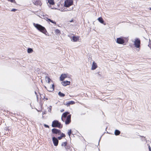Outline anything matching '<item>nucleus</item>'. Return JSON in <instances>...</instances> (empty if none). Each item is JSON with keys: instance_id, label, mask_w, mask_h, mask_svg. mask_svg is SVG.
I'll return each mask as SVG.
<instances>
[{"instance_id": "obj_4", "label": "nucleus", "mask_w": 151, "mask_h": 151, "mask_svg": "<svg viewBox=\"0 0 151 151\" xmlns=\"http://www.w3.org/2000/svg\"><path fill=\"white\" fill-rule=\"evenodd\" d=\"M73 4V1H72L66 0L64 2V6L65 7H68Z\"/></svg>"}, {"instance_id": "obj_37", "label": "nucleus", "mask_w": 151, "mask_h": 151, "mask_svg": "<svg viewBox=\"0 0 151 151\" xmlns=\"http://www.w3.org/2000/svg\"><path fill=\"white\" fill-rule=\"evenodd\" d=\"M64 111V110H61V112H63Z\"/></svg>"}, {"instance_id": "obj_17", "label": "nucleus", "mask_w": 151, "mask_h": 151, "mask_svg": "<svg viewBox=\"0 0 151 151\" xmlns=\"http://www.w3.org/2000/svg\"><path fill=\"white\" fill-rule=\"evenodd\" d=\"M52 87H50L48 89H47V90L49 91H52L54 90V84L52 85Z\"/></svg>"}, {"instance_id": "obj_10", "label": "nucleus", "mask_w": 151, "mask_h": 151, "mask_svg": "<svg viewBox=\"0 0 151 151\" xmlns=\"http://www.w3.org/2000/svg\"><path fill=\"white\" fill-rule=\"evenodd\" d=\"M74 104V101H69L68 102H66L65 103H64V104L68 107L70 105H73Z\"/></svg>"}, {"instance_id": "obj_32", "label": "nucleus", "mask_w": 151, "mask_h": 151, "mask_svg": "<svg viewBox=\"0 0 151 151\" xmlns=\"http://www.w3.org/2000/svg\"><path fill=\"white\" fill-rule=\"evenodd\" d=\"M50 108L49 109H48V111L49 112H51V106H50Z\"/></svg>"}, {"instance_id": "obj_34", "label": "nucleus", "mask_w": 151, "mask_h": 151, "mask_svg": "<svg viewBox=\"0 0 151 151\" xmlns=\"http://www.w3.org/2000/svg\"><path fill=\"white\" fill-rule=\"evenodd\" d=\"M35 94L36 95V96H37V99L38 98H37V92L36 91H35Z\"/></svg>"}, {"instance_id": "obj_27", "label": "nucleus", "mask_w": 151, "mask_h": 151, "mask_svg": "<svg viewBox=\"0 0 151 151\" xmlns=\"http://www.w3.org/2000/svg\"><path fill=\"white\" fill-rule=\"evenodd\" d=\"M72 133V131H71V130L70 129V130H68V135H69V136H70V135Z\"/></svg>"}, {"instance_id": "obj_18", "label": "nucleus", "mask_w": 151, "mask_h": 151, "mask_svg": "<svg viewBox=\"0 0 151 151\" xmlns=\"http://www.w3.org/2000/svg\"><path fill=\"white\" fill-rule=\"evenodd\" d=\"M121 132L119 130L116 129L114 132V134L116 135H118L120 134Z\"/></svg>"}, {"instance_id": "obj_11", "label": "nucleus", "mask_w": 151, "mask_h": 151, "mask_svg": "<svg viewBox=\"0 0 151 151\" xmlns=\"http://www.w3.org/2000/svg\"><path fill=\"white\" fill-rule=\"evenodd\" d=\"M66 77L67 75L66 74H62L60 77V81H63Z\"/></svg>"}, {"instance_id": "obj_6", "label": "nucleus", "mask_w": 151, "mask_h": 151, "mask_svg": "<svg viewBox=\"0 0 151 151\" xmlns=\"http://www.w3.org/2000/svg\"><path fill=\"white\" fill-rule=\"evenodd\" d=\"M71 115L70 114L68 115L67 117L65 120V123L66 124H68L71 121Z\"/></svg>"}, {"instance_id": "obj_33", "label": "nucleus", "mask_w": 151, "mask_h": 151, "mask_svg": "<svg viewBox=\"0 0 151 151\" xmlns=\"http://www.w3.org/2000/svg\"><path fill=\"white\" fill-rule=\"evenodd\" d=\"M148 147H149V151H151V147H150V146H149Z\"/></svg>"}, {"instance_id": "obj_5", "label": "nucleus", "mask_w": 151, "mask_h": 151, "mask_svg": "<svg viewBox=\"0 0 151 151\" xmlns=\"http://www.w3.org/2000/svg\"><path fill=\"white\" fill-rule=\"evenodd\" d=\"M116 42L120 44H123L125 42V40L122 37L118 38L116 39Z\"/></svg>"}, {"instance_id": "obj_13", "label": "nucleus", "mask_w": 151, "mask_h": 151, "mask_svg": "<svg viewBox=\"0 0 151 151\" xmlns=\"http://www.w3.org/2000/svg\"><path fill=\"white\" fill-rule=\"evenodd\" d=\"M33 4L35 5L38 6L39 5L41 6L42 4L41 1L39 0H37L33 2Z\"/></svg>"}, {"instance_id": "obj_16", "label": "nucleus", "mask_w": 151, "mask_h": 151, "mask_svg": "<svg viewBox=\"0 0 151 151\" xmlns=\"http://www.w3.org/2000/svg\"><path fill=\"white\" fill-rule=\"evenodd\" d=\"M60 136L58 137V139L59 140H60L62 137H65V134L61 132L60 133Z\"/></svg>"}, {"instance_id": "obj_14", "label": "nucleus", "mask_w": 151, "mask_h": 151, "mask_svg": "<svg viewBox=\"0 0 151 151\" xmlns=\"http://www.w3.org/2000/svg\"><path fill=\"white\" fill-rule=\"evenodd\" d=\"M97 67V66L96 63L94 62L93 63L91 67V70H95Z\"/></svg>"}, {"instance_id": "obj_7", "label": "nucleus", "mask_w": 151, "mask_h": 151, "mask_svg": "<svg viewBox=\"0 0 151 151\" xmlns=\"http://www.w3.org/2000/svg\"><path fill=\"white\" fill-rule=\"evenodd\" d=\"M52 132L54 134H58L59 135L60 133H61V131L60 130L56 128H53L52 129Z\"/></svg>"}, {"instance_id": "obj_21", "label": "nucleus", "mask_w": 151, "mask_h": 151, "mask_svg": "<svg viewBox=\"0 0 151 151\" xmlns=\"http://www.w3.org/2000/svg\"><path fill=\"white\" fill-rule=\"evenodd\" d=\"M58 94L61 97H63L65 96V94L60 91H59L58 92Z\"/></svg>"}, {"instance_id": "obj_19", "label": "nucleus", "mask_w": 151, "mask_h": 151, "mask_svg": "<svg viewBox=\"0 0 151 151\" xmlns=\"http://www.w3.org/2000/svg\"><path fill=\"white\" fill-rule=\"evenodd\" d=\"M79 38L78 37L74 36H73L72 38V40L74 42L77 41L78 39Z\"/></svg>"}, {"instance_id": "obj_24", "label": "nucleus", "mask_w": 151, "mask_h": 151, "mask_svg": "<svg viewBox=\"0 0 151 151\" xmlns=\"http://www.w3.org/2000/svg\"><path fill=\"white\" fill-rule=\"evenodd\" d=\"M45 79L46 81H47L48 83H49L50 82L51 79L48 77L47 76H46Z\"/></svg>"}, {"instance_id": "obj_20", "label": "nucleus", "mask_w": 151, "mask_h": 151, "mask_svg": "<svg viewBox=\"0 0 151 151\" xmlns=\"http://www.w3.org/2000/svg\"><path fill=\"white\" fill-rule=\"evenodd\" d=\"M48 3L50 5H54L55 4L54 0H48Z\"/></svg>"}, {"instance_id": "obj_23", "label": "nucleus", "mask_w": 151, "mask_h": 151, "mask_svg": "<svg viewBox=\"0 0 151 151\" xmlns=\"http://www.w3.org/2000/svg\"><path fill=\"white\" fill-rule=\"evenodd\" d=\"M67 142H62L61 144V146L62 147H65L66 146H67Z\"/></svg>"}, {"instance_id": "obj_31", "label": "nucleus", "mask_w": 151, "mask_h": 151, "mask_svg": "<svg viewBox=\"0 0 151 151\" xmlns=\"http://www.w3.org/2000/svg\"><path fill=\"white\" fill-rule=\"evenodd\" d=\"M44 126L45 127H46V128H49V126L48 125H47L46 124H44Z\"/></svg>"}, {"instance_id": "obj_8", "label": "nucleus", "mask_w": 151, "mask_h": 151, "mask_svg": "<svg viewBox=\"0 0 151 151\" xmlns=\"http://www.w3.org/2000/svg\"><path fill=\"white\" fill-rule=\"evenodd\" d=\"M58 139L57 138L55 137H53L52 138V140L54 145L55 146H57L58 145Z\"/></svg>"}, {"instance_id": "obj_30", "label": "nucleus", "mask_w": 151, "mask_h": 151, "mask_svg": "<svg viewBox=\"0 0 151 151\" xmlns=\"http://www.w3.org/2000/svg\"><path fill=\"white\" fill-rule=\"evenodd\" d=\"M140 136L141 137H142V138H144V139H145V141H147L146 139L145 138V137H144V136Z\"/></svg>"}, {"instance_id": "obj_25", "label": "nucleus", "mask_w": 151, "mask_h": 151, "mask_svg": "<svg viewBox=\"0 0 151 151\" xmlns=\"http://www.w3.org/2000/svg\"><path fill=\"white\" fill-rule=\"evenodd\" d=\"M33 51V50L32 48H28L27 49V52L29 53H32Z\"/></svg>"}, {"instance_id": "obj_38", "label": "nucleus", "mask_w": 151, "mask_h": 151, "mask_svg": "<svg viewBox=\"0 0 151 151\" xmlns=\"http://www.w3.org/2000/svg\"><path fill=\"white\" fill-rule=\"evenodd\" d=\"M45 88L47 90V89L46 86H45Z\"/></svg>"}, {"instance_id": "obj_12", "label": "nucleus", "mask_w": 151, "mask_h": 151, "mask_svg": "<svg viewBox=\"0 0 151 151\" xmlns=\"http://www.w3.org/2000/svg\"><path fill=\"white\" fill-rule=\"evenodd\" d=\"M70 82L68 81H63L61 82L62 85L65 86L70 85Z\"/></svg>"}, {"instance_id": "obj_2", "label": "nucleus", "mask_w": 151, "mask_h": 151, "mask_svg": "<svg viewBox=\"0 0 151 151\" xmlns=\"http://www.w3.org/2000/svg\"><path fill=\"white\" fill-rule=\"evenodd\" d=\"M52 127H58L59 128H61L63 127V125L58 120H55L52 122Z\"/></svg>"}, {"instance_id": "obj_9", "label": "nucleus", "mask_w": 151, "mask_h": 151, "mask_svg": "<svg viewBox=\"0 0 151 151\" xmlns=\"http://www.w3.org/2000/svg\"><path fill=\"white\" fill-rule=\"evenodd\" d=\"M69 113L68 112H66L64 113L62 115L61 117V119L64 122L65 119L66 118L68 115L69 114Z\"/></svg>"}, {"instance_id": "obj_39", "label": "nucleus", "mask_w": 151, "mask_h": 151, "mask_svg": "<svg viewBox=\"0 0 151 151\" xmlns=\"http://www.w3.org/2000/svg\"><path fill=\"white\" fill-rule=\"evenodd\" d=\"M101 139V137L100 138V139H99V142L100 141V139Z\"/></svg>"}, {"instance_id": "obj_22", "label": "nucleus", "mask_w": 151, "mask_h": 151, "mask_svg": "<svg viewBox=\"0 0 151 151\" xmlns=\"http://www.w3.org/2000/svg\"><path fill=\"white\" fill-rule=\"evenodd\" d=\"M47 20L52 22V23L55 24H56V22L54 21H53L52 20H51L49 18H47Z\"/></svg>"}, {"instance_id": "obj_29", "label": "nucleus", "mask_w": 151, "mask_h": 151, "mask_svg": "<svg viewBox=\"0 0 151 151\" xmlns=\"http://www.w3.org/2000/svg\"><path fill=\"white\" fill-rule=\"evenodd\" d=\"M17 9H13L11 10V12H15Z\"/></svg>"}, {"instance_id": "obj_15", "label": "nucleus", "mask_w": 151, "mask_h": 151, "mask_svg": "<svg viewBox=\"0 0 151 151\" xmlns=\"http://www.w3.org/2000/svg\"><path fill=\"white\" fill-rule=\"evenodd\" d=\"M98 20L101 23L103 24L104 25L106 24V23L104 22V21L102 17H99L98 18Z\"/></svg>"}, {"instance_id": "obj_40", "label": "nucleus", "mask_w": 151, "mask_h": 151, "mask_svg": "<svg viewBox=\"0 0 151 151\" xmlns=\"http://www.w3.org/2000/svg\"><path fill=\"white\" fill-rule=\"evenodd\" d=\"M70 10H71V9H69V10L68 9L67 10H68V11H70Z\"/></svg>"}, {"instance_id": "obj_1", "label": "nucleus", "mask_w": 151, "mask_h": 151, "mask_svg": "<svg viewBox=\"0 0 151 151\" xmlns=\"http://www.w3.org/2000/svg\"><path fill=\"white\" fill-rule=\"evenodd\" d=\"M33 25L34 27L39 31L46 35V33L47 32V31L44 27L40 24H35L34 23H33Z\"/></svg>"}, {"instance_id": "obj_3", "label": "nucleus", "mask_w": 151, "mask_h": 151, "mask_svg": "<svg viewBox=\"0 0 151 151\" xmlns=\"http://www.w3.org/2000/svg\"><path fill=\"white\" fill-rule=\"evenodd\" d=\"M141 41L140 39L138 38H136L134 41V45L135 47L139 48L140 47Z\"/></svg>"}, {"instance_id": "obj_36", "label": "nucleus", "mask_w": 151, "mask_h": 151, "mask_svg": "<svg viewBox=\"0 0 151 151\" xmlns=\"http://www.w3.org/2000/svg\"><path fill=\"white\" fill-rule=\"evenodd\" d=\"M45 99L46 100H48V98H45Z\"/></svg>"}, {"instance_id": "obj_28", "label": "nucleus", "mask_w": 151, "mask_h": 151, "mask_svg": "<svg viewBox=\"0 0 151 151\" xmlns=\"http://www.w3.org/2000/svg\"><path fill=\"white\" fill-rule=\"evenodd\" d=\"M40 96H41V97L42 98V99H44L45 98V96H44V95L43 94H41L40 95Z\"/></svg>"}, {"instance_id": "obj_41", "label": "nucleus", "mask_w": 151, "mask_h": 151, "mask_svg": "<svg viewBox=\"0 0 151 151\" xmlns=\"http://www.w3.org/2000/svg\"><path fill=\"white\" fill-rule=\"evenodd\" d=\"M150 9L151 10V7Z\"/></svg>"}, {"instance_id": "obj_26", "label": "nucleus", "mask_w": 151, "mask_h": 151, "mask_svg": "<svg viewBox=\"0 0 151 151\" xmlns=\"http://www.w3.org/2000/svg\"><path fill=\"white\" fill-rule=\"evenodd\" d=\"M55 33L56 34H58L60 33V31L58 29H57L55 30Z\"/></svg>"}, {"instance_id": "obj_35", "label": "nucleus", "mask_w": 151, "mask_h": 151, "mask_svg": "<svg viewBox=\"0 0 151 151\" xmlns=\"http://www.w3.org/2000/svg\"><path fill=\"white\" fill-rule=\"evenodd\" d=\"M73 19H72L70 21H69V22H73Z\"/></svg>"}]
</instances>
